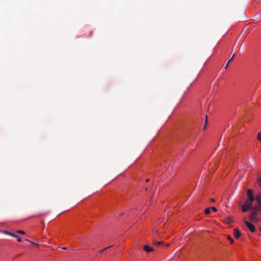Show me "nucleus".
<instances>
[{"mask_svg": "<svg viewBox=\"0 0 261 261\" xmlns=\"http://www.w3.org/2000/svg\"><path fill=\"white\" fill-rule=\"evenodd\" d=\"M255 199L257 202L258 205L253 206L252 211L249 215L250 220L252 222L259 221L257 216L259 212H261V193H259L255 197Z\"/></svg>", "mask_w": 261, "mask_h": 261, "instance_id": "obj_1", "label": "nucleus"}, {"mask_svg": "<svg viewBox=\"0 0 261 261\" xmlns=\"http://www.w3.org/2000/svg\"><path fill=\"white\" fill-rule=\"evenodd\" d=\"M252 208H253V206L250 203H244L242 206V211L243 212H246L248 211V210L250 209L251 211H252Z\"/></svg>", "mask_w": 261, "mask_h": 261, "instance_id": "obj_2", "label": "nucleus"}, {"mask_svg": "<svg viewBox=\"0 0 261 261\" xmlns=\"http://www.w3.org/2000/svg\"><path fill=\"white\" fill-rule=\"evenodd\" d=\"M245 224L246 225L247 227L249 229V230L252 232H254L255 231V227L254 225H253L250 222H248L247 220H245L244 221Z\"/></svg>", "mask_w": 261, "mask_h": 261, "instance_id": "obj_3", "label": "nucleus"}, {"mask_svg": "<svg viewBox=\"0 0 261 261\" xmlns=\"http://www.w3.org/2000/svg\"><path fill=\"white\" fill-rule=\"evenodd\" d=\"M247 194L248 197V199H249L250 201H253L254 200L255 198L253 195V191L251 189L247 190Z\"/></svg>", "mask_w": 261, "mask_h": 261, "instance_id": "obj_4", "label": "nucleus"}, {"mask_svg": "<svg viewBox=\"0 0 261 261\" xmlns=\"http://www.w3.org/2000/svg\"><path fill=\"white\" fill-rule=\"evenodd\" d=\"M233 234L236 238L238 239L241 236V232L237 229L235 228L233 230Z\"/></svg>", "mask_w": 261, "mask_h": 261, "instance_id": "obj_5", "label": "nucleus"}, {"mask_svg": "<svg viewBox=\"0 0 261 261\" xmlns=\"http://www.w3.org/2000/svg\"><path fill=\"white\" fill-rule=\"evenodd\" d=\"M143 248V250L147 252H150L153 250V249L152 247H150L147 245H145Z\"/></svg>", "mask_w": 261, "mask_h": 261, "instance_id": "obj_6", "label": "nucleus"}, {"mask_svg": "<svg viewBox=\"0 0 261 261\" xmlns=\"http://www.w3.org/2000/svg\"><path fill=\"white\" fill-rule=\"evenodd\" d=\"M4 232L5 234H8V235H10V236H12V237H16V236H15V233H12V232H10V231H7V230H5V231H4Z\"/></svg>", "mask_w": 261, "mask_h": 261, "instance_id": "obj_7", "label": "nucleus"}, {"mask_svg": "<svg viewBox=\"0 0 261 261\" xmlns=\"http://www.w3.org/2000/svg\"><path fill=\"white\" fill-rule=\"evenodd\" d=\"M153 243L156 246H160V245H161V244H162L163 243V242H162V241H158L154 240L153 241Z\"/></svg>", "mask_w": 261, "mask_h": 261, "instance_id": "obj_8", "label": "nucleus"}, {"mask_svg": "<svg viewBox=\"0 0 261 261\" xmlns=\"http://www.w3.org/2000/svg\"><path fill=\"white\" fill-rule=\"evenodd\" d=\"M211 213V208H206L204 211V213L205 214H210Z\"/></svg>", "mask_w": 261, "mask_h": 261, "instance_id": "obj_9", "label": "nucleus"}, {"mask_svg": "<svg viewBox=\"0 0 261 261\" xmlns=\"http://www.w3.org/2000/svg\"><path fill=\"white\" fill-rule=\"evenodd\" d=\"M207 115H206V116H205V125H204V127H203V130H205V129L206 127V124H207Z\"/></svg>", "mask_w": 261, "mask_h": 261, "instance_id": "obj_10", "label": "nucleus"}, {"mask_svg": "<svg viewBox=\"0 0 261 261\" xmlns=\"http://www.w3.org/2000/svg\"><path fill=\"white\" fill-rule=\"evenodd\" d=\"M257 139L261 142V132H259L257 134Z\"/></svg>", "mask_w": 261, "mask_h": 261, "instance_id": "obj_11", "label": "nucleus"}, {"mask_svg": "<svg viewBox=\"0 0 261 261\" xmlns=\"http://www.w3.org/2000/svg\"><path fill=\"white\" fill-rule=\"evenodd\" d=\"M15 236L16 237H14V238H17V241L18 242H21L22 241L21 238L20 236H18V235L16 234H15Z\"/></svg>", "mask_w": 261, "mask_h": 261, "instance_id": "obj_12", "label": "nucleus"}, {"mask_svg": "<svg viewBox=\"0 0 261 261\" xmlns=\"http://www.w3.org/2000/svg\"><path fill=\"white\" fill-rule=\"evenodd\" d=\"M227 239L230 241V243H231V244L233 243V239H232V238L230 236H227Z\"/></svg>", "mask_w": 261, "mask_h": 261, "instance_id": "obj_13", "label": "nucleus"}, {"mask_svg": "<svg viewBox=\"0 0 261 261\" xmlns=\"http://www.w3.org/2000/svg\"><path fill=\"white\" fill-rule=\"evenodd\" d=\"M16 232L22 234H24L25 233L24 231L21 230H17Z\"/></svg>", "mask_w": 261, "mask_h": 261, "instance_id": "obj_14", "label": "nucleus"}, {"mask_svg": "<svg viewBox=\"0 0 261 261\" xmlns=\"http://www.w3.org/2000/svg\"><path fill=\"white\" fill-rule=\"evenodd\" d=\"M253 201H250L249 199H247L245 202V203H251V205H252Z\"/></svg>", "mask_w": 261, "mask_h": 261, "instance_id": "obj_15", "label": "nucleus"}, {"mask_svg": "<svg viewBox=\"0 0 261 261\" xmlns=\"http://www.w3.org/2000/svg\"><path fill=\"white\" fill-rule=\"evenodd\" d=\"M154 199V196H152L150 198V199L149 200V203H151L152 202V200Z\"/></svg>", "mask_w": 261, "mask_h": 261, "instance_id": "obj_16", "label": "nucleus"}, {"mask_svg": "<svg viewBox=\"0 0 261 261\" xmlns=\"http://www.w3.org/2000/svg\"><path fill=\"white\" fill-rule=\"evenodd\" d=\"M46 214H47L46 213H42V214H39L37 216L41 217V216L45 215Z\"/></svg>", "mask_w": 261, "mask_h": 261, "instance_id": "obj_17", "label": "nucleus"}, {"mask_svg": "<svg viewBox=\"0 0 261 261\" xmlns=\"http://www.w3.org/2000/svg\"><path fill=\"white\" fill-rule=\"evenodd\" d=\"M235 55L233 54L232 57H231V59L228 61V62H230L234 58Z\"/></svg>", "mask_w": 261, "mask_h": 261, "instance_id": "obj_18", "label": "nucleus"}, {"mask_svg": "<svg viewBox=\"0 0 261 261\" xmlns=\"http://www.w3.org/2000/svg\"><path fill=\"white\" fill-rule=\"evenodd\" d=\"M211 208H212V210L214 212H216L217 211V209L215 207H214V206L212 207Z\"/></svg>", "mask_w": 261, "mask_h": 261, "instance_id": "obj_19", "label": "nucleus"}, {"mask_svg": "<svg viewBox=\"0 0 261 261\" xmlns=\"http://www.w3.org/2000/svg\"><path fill=\"white\" fill-rule=\"evenodd\" d=\"M30 243L33 244V245H36V246H38V244H36L35 243H34L33 242H30Z\"/></svg>", "mask_w": 261, "mask_h": 261, "instance_id": "obj_20", "label": "nucleus"}, {"mask_svg": "<svg viewBox=\"0 0 261 261\" xmlns=\"http://www.w3.org/2000/svg\"><path fill=\"white\" fill-rule=\"evenodd\" d=\"M112 247V246H109V247H107V248H104L103 250V251H104V250H107V249L110 248H111V247Z\"/></svg>", "mask_w": 261, "mask_h": 261, "instance_id": "obj_21", "label": "nucleus"}, {"mask_svg": "<svg viewBox=\"0 0 261 261\" xmlns=\"http://www.w3.org/2000/svg\"><path fill=\"white\" fill-rule=\"evenodd\" d=\"M230 62H227V63L226 64L225 67V68H227L228 67V65H229V64Z\"/></svg>", "mask_w": 261, "mask_h": 261, "instance_id": "obj_22", "label": "nucleus"}, {"mask_svg": "<svg viewBox=\"0 0 261 261\" xmlns=\"http://www.w3.org/2000/svg\"><path fill=\"white\" fill-rule=\"evenodd\" d=\"M230 221H231V219L230 218H229L228 219V221L226 222L227 223H229L230 222Z\"/></svg>", "mask_w": 261, "mask_h": 261, "instance_id": "obj_23", "label": "nucleus"}, {"mask_svg": "<svg viewBox=\"0 0 261 261\" xmlns=\"http://www.w3.org/2000/svg\"><path fill=\"white\" fill-rule=\"evenodd\" d=\"M210 201H212V202H215V199H214V198H212V199H211Z\"/></svg>", "mask_w": 261, "mask_h": 261, "instance_id": "obj_24", "label": "nucleus"}, {"mask_svg": "<svg viewBox=\"0 0 261 261\" xmlns=\"http://www.w3.org/2000/svg\"><path fill=\"white\" fill-rule=\"evenodd\" d=\"M103 251V250H101L99 251V253H102Z\"/></svg>", "mask_w": 261, "mask_h": 261, "instance_id": "obj_25", "label": "nucleus"}, {"mask_svg": "<svg viewBox=\"0 0 261 261\" xmlns=\"http://www.w3.org/2000/svg\"><path fill=\"white\" fill-rule=\"evenodd\" d=\"M62 249H63V250H66V248H65V247L63 248Z\"/></svg>", "mask_w": 261, "mask_h": 261, "instance_id": "obj_26", "label": "nucleus"}, {"mask_svg": "<svg viewBox=\"0 0 261 261\" xmlns=\"http://www.w3.org/2000/svg\"><path fill=\"white\" fill-rule=\"evenodd\" d=\"M149 181V179H147L146 180V181Z\"/></svg>", "mask_w": 261, "mask_h": 261, "instance_id": "obj_27", "label": "nucleus"}, {"mask_svg": "<svg viewBox=\"0 0 261 261\" xmlns=\"http://www.w3.org/2000/svg\"><path fill=\"white\" fill-rule=\"evenodd\" d=\"M26 241L29 242V240L28 239H26Z\"/></svg>", "mask_w": 261, "mask_h": 261, "instance_id": "obj_28", "label": "nucleus"}, {"mask_svg": "<svg viewBox=\"0 0 261 261\" xmlns=\"http://www.w3.org/2000/svg\"><path fill=\"white\" fill-rule=\"evenodd\" d=\"M259 229H260V230L261 231V227H260Z\"/></svg>", "mask_w": 261, "mask_h": 261, "instance_id": "obj_29", "label": "nucleus"}]
</instances>
